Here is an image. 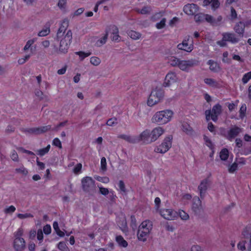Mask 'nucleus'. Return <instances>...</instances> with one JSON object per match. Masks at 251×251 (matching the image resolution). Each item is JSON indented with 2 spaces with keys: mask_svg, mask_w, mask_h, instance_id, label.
<instances>
[{
  "mask_svg": "<svg viewBox=\"0 0 251 251\" xmlns=\"http://www.w3.org/2000/svg\"><path fill=\"white\" fill-rule=\"evenodd\" d=\"M174 112L170 109H166L155 112L151 118L152 123L158 125H165L170 123L174 118Z\"/></svg>",
  "mask_w": 251,
  "mask_h": 251,
  "instance_id": "f257e3e1",
  "label": "nucleus"
},
{
  "mask_svg": "<svg viewBox=\"0 0 251 251\" xmlns=\"http://www.w3.org/2000/svg\"><path fill=\"white\" fill-rule=\"evenodd\" d=\"M152 228V224L150 220H145L141 223L138 227L137 232L138 239L145 242L149 237Z\"/></svg>",
  "mask_w": 251,
  "mask_h": 251,
  "instance_id": "f03ea898",
  "label": "nucleus"
},
{
  "mask_svg": "<svg viewBox=\"0 0 251 251\" xmlns=\"http://www.w3.org/2000/svg\"><path fill=\"white\" fill-rule=\"evenodd\" d=\"M242 240L237 245L239 250L243 251L246 250L245 244L248 242L247 249L248 251H251V226L246 227L242 233Z\"/></svg>",
  "mask_w": 251,
  "mask_h": 251,
  "instance_id": "7ed1b4c3",
  "label": "nucleus"
},
{
  "mask_svg": "<svg viewBox=\"0 0 251 251\" xmlns=\"http://www.w3.org/2000/svg\"><path fill=\"white\" fill-rule=\"evenodd\" d=\"M124 139L129 142L136 143L139 142H142L145 144H149L151 141V133L149 130L143 131L139 135L136 136H124Z\"/></svg>",
  "mask_w": 251,
  "mask_h": 251,
  "instance_id": "20e7f679",
  "label": "nucleus"
},
{
  "mask_svg": "<svg viewBox=\"0 0 251 251\" xmlns=\"http://www.w3.org/2000/svg\"><path fill=\"white\" fill-rule=\"evenodd\" d=\"M72 39V33L70 30H67L66 33L61 38L57 39L60 41L59 51L62 53L67 52Z\"/></svg>",
  "mask_w": 251,
  "mask_h": 251,
  "instance_id": "39448f33",
  "label": "nucleus"
},
{
  "mask_svg": "<svg viewBox=\"0 0 251 251\" xmlns=\"http://www.w3.org/2000/svg\"><path fill=\"white\" fill-rule=\"evenodd\" d=\"M163 97V91L162 89L156 88L151 92L147 100V105L152 107L161 101Z\"/></svg>",
  "mask_w": 251,
  "mask_h": 251,
  "instance_id": "423d86ee",
  "label": "nucleus"
},
{
  "mask_svg": "<svg viewBox=\"0 0 251 251\" xmlns=\"http://www.w3.org/2000/svg\"><path fill=\"white\" fill-rule=\"evenodd\" d=\"M172 136L170 135L166 137L160 144L154 148V152L161 154L167 152L172 147Z\"/></svg>",
  "mask_w": 251,
  "mask_h": 251,
  "instance_id": "0eeeda50",
  "label": "nucleus"
},
{
  "mask_svg": "<svg viewBox=\"0 0 251 251\" xmlns=\"http://www.w3.org/2000/svg\"><path fill=\"white\" fill-rule=\"evenodd\" d=\"M81 184L83 190L87 192H93L95 188V181L90 176H85L82 178Z\"/></svg>",
  "mask_w": 251,
  "mask_h": 251,
  "instance_id": "6e6552de",
  "label": "nucleus"
},
{
  "mask_svg": "<svg viewBox=\"0 0 251 251\" xmlns=\"http://www.w3.org/2000/svg\"><path fill=\"white\" fill-rule=\"evenodd\" d=\"M222 111V107L219 104H216L213 106L212 111L206 110L205 112L207 121L211 119L213 121H216L218 116Z\"/></svg>",
  "mask_w": 251,
  "mask_h": 251,
  "instance_id": "1a4fd4ad",
  "label": "nucleus"
},
{
  "mask_svg": "<svg viewBox=\"0 0 251 251\" xmlns=\"http://www.w3.org/2000/svg\"><path fill=\"white\" fill-rule=\"evenodd\" d=\"M197 65L195 60H180L178 67L182 71L188 72L191 68Z\"/></svg>",
  "mask_w": 251,
  "mask_h": 251,
  "instance_id": "9d476101",
  "label": "nucleus"
},
{
  "mask_svg": "<svg viewBox=\"0 0 251 251\" xmlns=\"http://www.w3.org/2000/svg\"><path fill=\"white\" fill-rule=\"evenodd\" d=\"M177 48L179 50H183L186 52H190L194 49L193 42L192 41H190L189 38L188 37L184 39L181 43L178 44Z\"/></svg>",
  "mask_w": 251,
  "mask_h": 251,
  "instance_id": "9b49d317",
  "label": "nucleus"
},
{
  "mask_svg": "<svg viewBox=\"0 0 251 251\" xmlns=\"http://www.w3.org/2000/svg\"><path fill=\"white\" fill-rule=\"evenodd\" d=\"M178 80V78L176 73L173 72H169L166 75L164 82V86L165 87H169Z\"/></svg>",
  "mask_w": 251,
  "mask_h": 251,
  "instance_id": "f8f14e48",
  "label": "nucleus"
},
{
  "mask_svg": "<svg viewBox=\"0 0 251 251\" xmlns=\"http://www.w3.org/2000/svg\"><path fill=\"white\" fill-rule=\"evenodd\" d=\"M108 37V31L100 37L92 36L90 38V41L97 47H100L104 45L107 41Z\"/></svg>",
  "mask_w": 251,
  "mask_h": 251,
  "instance_id": "ddd939ff",
  "label": "nucleus"
},
{
  "mask_svg": "<svg viewBox=\"0 0 251 251\" xmlns=\"http://www.w3.org/2000/svg\"><path fill=\"white\" fill-rule=\"evenodd\" d=\"M159 213L164 219L168 220H173L176 215V212L171 208H161Z\"/></svg>",
  "mask_w": 251,
  "mask_h": 251,
  "instance_id": "4468645a",
  "label": "nucleus"
},
{
  "mask_svg": "<svg viewBox=\"0 0 251 251\" xmlns=\"http://www.w3.org/2000/svg\"><path fill=\"white\" fill-rule=\"evenodd\" d=\"M108 31V35L110 34V38L112 41L119 42L121 40V37L119 35V30L115 25H110L106 30Z\"/></svg>",
  "mask_w": 251,
  "mask_h": 251,
  "instance_id": "2eb2a0df",
  "label": "nucleus"
},
{
  "mask_svg": "<svg viewBox=\"0 0 251 251\" xmlns=\"http://www.w3.org/2000/svg\"><path fill=\"white\" fill-rule=\"evenodd\" d=\"M183 9L186 14L189 16H193L195 15L196 13L198 11L199 8L196 4L188 3L184 6Z\"/></svg>",
  "mask_w": 251,
  "mask_h": 251,
  "instance_id": "dca6fc26",
  "label": "nucleus"
},
{
  "mask_svg": "<svg viewBox=\"0 0 251 251\" xmlns=\"http://www.w3.org/2000/svg\"><path fill=\"white\" fill-rule=\"evenodd\" d=\"M210 185V181L208 178H205L201 180L198 189L200 191L201 197L203 198L206 194V192Z\"/></svg>",
  "mask_w": 251,
  "mask_h": 251,
  "instance_id": "f3484780",
  "label": "nucleus"
},
{
  "mask_svg": "<svg viewBox=\"0 0 251 251\" xmlns=\"http://www.w3.org/2000/svg\"><path fill=\"white\" fill-rule=\"evenodd\" d=\"M165 132V129L161 126H157L154 128L151 133V141L154 142L157 140Z\"/></svg>",
  "mask_w": 251,
  "mask_h": 251,
  "instance_id": "a211bd4d",
  "label": "nucleus"
},
{
  "mask_svg": "<svg viewBox=\"0 0 251 251\" xmlns=\"http://www.w3.org/2000/svg\"><path fill=\"white\" fill-rule=\"evenodd\" d=\"M13 246L16 251H23L25 248V241L24 238H14Z\"/></svg>",
  "mask_w": 251,
  "mask_h": 251,
  "instance_id": "6ab92c4d",
  "label": "nucleus"
},
{
  "mask_svg": "<svg viewBox=\"0 0 251 251\" xmlns=\"http://www.w3.org/2000/svg\"><path fill=\"white\" fill-rule=\"evenodd\" d=\"M69 25V21L65 19L62 22L57 33V38L59 39L64 36L67 32V29Z\"/></svg>",
  "mask_w": 251,
  "mask_h": 251,
  "instance_id": "aec40b11",
  "label": "nucleus"
},
{
  "mask_svg": "<svg viewBox=\"0 0 251 251\" xmlns=\"http://www.w3.org/2000/svg\"><path fill=\"white\" fill-rule=\"evenodd\" d=\"M223 39L226 40V42H229L232 44H236L238 43L240 39L237 36L233 33L232 32H225L222 34Z\"/></svg>",
  "mask_w": 251,
  "mask_h": 251,
  "instance_id": "412c9836",
  "label": "nucleus"
},
{
  "mask_svg": "<svg viewBox=\"0 0 251 251\" xmlns=\"http://www.w3.org/2000/svg\"><path fill=\"white\" fill-rule=\"evenodd\" d=\"M117 222L121 229L125 233L127 231L126 221L125 216L121 214L117 219Z\"/></svg>",
  "mask_w": 251,
  "mask_h": 251,
  "instance_id": "4be33fe9",
  "label": "nucleus"
},
{
  "mask_svg": "<svg viewBox=\"0 0 251 251\" xmlns=\"http://www.w3.org/2000/svg\"><path fill=\"white\" fill-rule=\"evenodd\" d=\"M243 129L236 126L232 127L228 132V138L231 140L237 136L240 133L242 132Z\"/></svg>",
  "mask_w": 251,
  "mask_h": 251,
  "instance_id": "5701e85b",
  "label": "nucleus"
},
{
  "mask_svg": "<svg viewBox=\"0 0 251 251\" xmlns=\"http://www.w3.org/2000/svg\"><path fill=\"white\" fill-rule=\"evenodd\" d=\"M210 4L213 10H215L220 6V2L219 0H204L203 5L207 6Z\"/></svg>",
  "mask_w": 251,
  "mask_h": 251,
  "instance_id": "b1692460",
  "label": "nucleus"
},
{
  "mask_svg": "<svg viewBox=\"0 0 251 251\" xmlns=\"http://www.w3.org/2000/svg\"><path fill=\"white\" fill-rule=\"evenodd\" d=\"M245 27V24L244 23V22H240L235 25L234 29L237 34L241 35V36L243 37Z\"/></svg>",
  "mask_w": 251,
  "mask_h": 251,
  "instance_id": "393cba45",
  "label": "nucleus"
},
{
  "mask_svg": "<svg viewBox=\"0 0 251 251\" xmlns=\"http://www.w3.org/2000/svg\"><path fill=\"white\" fill-rule=\"evenodd\" d=\"M181 129L182 131L187 135H188L189 136H192L193 135V129L187 123L183 122L182 124Z\"/></svg>",
  "mask_w": 251,
  "mask_h": 251,
  "instance_id": "a878e982",
  "label": "nucleus"
},
{
  "mask_svg": "<svg viewBox=\"0 0 251 251\" xmlns=\"http://www.w3.org/2000/svg\"><path fill=\"white\" fill-rule=\"evenodd\" d=\"M192 209L195 212H198L201 207V201L198 197H195L193 200Z\"/></svg>",
  "mask_w": 251,
  "mask_h": 251,
  "instance_id": "bb28decb",
  "label": "nucleus"
},
{
  "mask_svg": "<svg viewBox=\"0 0 251 251\" xmlns=\"http://www.w3.org/2000/svg\"><path fill=\"white\" fill-rule=\"evenodd\" d=\"M207 64L209 65V69L214 72H217L220 71V68L219 65L213 60H210Z\"/></svg>",
  "mask_w": 251,
  "mask_h": 251,
  "instance_id": "cd10ccee",
  "label": "nucleus"
},
{
  "mask_svg": "<svg viewBox=\"0 0 251 251\" xmlns=\"http://www.w3.org/2000/svg\"><path fill=\"white\" fill-rule=\"evenodd\" d=\"M116 241L118 244L119 246L121 247L126 248L128 245L127 242L121 235L116 236Z\"/></svg>",
  "mask_w": 251,
  "mask_h": 251,
  "instance_id": "c85d7f7f",
  "label": "nucleus"
},
{
  "mask_svg": "<svg viewBox=\"0 0 251 251\" xmlns=\"http://www.w3.org/2000/svg\"><path fill=\"white\" fill-rule=\"evenodd\" d=\"M204 83L210 87H217L218 85V82L211 78H205L204 79Z\"/></svg>",
  "mask_w": 251,
  "mask_h": 251,
  "instance_id": "c756f323",
  "label": "nucleus"
},
{
  "mask_svg": "<svg viewBox=\"0 0 251 251\" xmlns=\"http://www.w3.org/2000/svg\"><path fill=\"white\" fill-rule=\"evenodd\" d=\"M128 36L133 40L139 39L141 37L140 33L134 30H130L127 32Z\"/></svg>",
  "mask_w": 251,
  "mask_h": 251,
  "instance_id": "7c9ffc66",
  "label": "nucleus"
},
{
  "mask_svg": "<svg viewBox=\"0 0 251 251\" xmlns=\"http://www.w3.org/2000/svg\"><path fill=\"white\" fill-rule=\"evenodd\" d=\"M75 54L79 56L80 61L83 60L85 58L90 56L91 54L90 51H76L75 52Z\"/></svg>",
  "mask_w": 251,
  "mask_h": 251,
  "instance_id": "2f4dec72",
  "label": "nucleus"
},
{
  "mask_svg": "<svg viewBox=\"0 0 251 251\" xmlns=\"http://www.w3.org/2000/svg\"><path fill=\"white\" fill-rule=\"evenodd\" d=\"M50 145H48L46 148L38 150L36 151V153L38 155L40 156H44L47 154L50 151Z\"/></svg>",
  "mask_w": 251,
  "mask_h": 251,
  "instance_id": "473e14b6",
  "label": "nucleus"
},
{
  "mask_svg": "<svg viewBox=\"0 0 251 251\" xmlns=\"http://www.w3.org/2000/svg\"><path fill=\"white\" fill-rule=\"evenodd\" d=\"M229 156L228 151L226 149H224L220 152V157L222 160H226Z\"/></svg>",
  "mask_w": 251,
  "mask_h": 251,
  "instance_id": "72a5a7b5",
  "label": "nucleus"
},
{
  "mask_svg": "<svg viewBox=\"0 0 251 251\" xmlns=\"http://www.w3.org/2000/svg\"><path fill=\"white\" fill-rule=\"evenodd\" d=\"M203 140L205 145L210 150L213 151L214 148V146L211 139L206 135H204L203 136Z\"/></svg>",
  "mask_w": 251,
  "mask_h": 251,
  "instance_id": "f704fd0d",
  "label": "nucleus"
},
{
  "mask_svg": "<svg viewBox=\"0 0 251 251\" xmlns=\"http://www.w3.org/2000/svg\"><path fill=\"white\" fill-rule=\"evenodd\" d=\"M180 59L175 57H171L169 60V63L173 67H178L180 62Z\"/></svg>",
  "mask_w": 251,
  "mask_h": 251,
  "instance_id": "c9c22d12",
  "label": "nucleus"
},
{
  "mask_svg": "<svg viewBox=\"0 0 251 251\" xmlns=\"http://www.w3.org/2000/svg\"><path fill=\"white\" fill-rule=\"evenodd\" d=\"M36 40L37 39L36 38H34L28 40L26 42V44L25 45L24 48V50L25 51L28 50L31 47V46L36 41Z\"/></svg>",
  "mask_w": 251,
  "mask_h": 251,
  "instance_id": "e433bc0d",
  "label": "nucleus"
},
{
  "mask_svg": "<svg viewBox=\"0 0 251 251\" xmlns=\"http://www.w3.org/2000/svg\"><path fill=\"white\" fill-rule=\"evenodd\" d=\"M94 177L97 180L105 184H107L109 182V178L107 176L102 177L96 175L94 176Z\"/></svg>",
  "mask_w": 251,
  "mask_h": 251,
  "instance_id": "4c0bfd02",
  "label": "nucleus"
},
{
  "mask_svg": "<svg viewBox=\"0 0 251 251\" xmlns=\"http://www.w3.org/2000/svg\"><path fill=\"white\" fill-rule=\"evenodd\" d=\"M90 62L93 65L97 66L100 64L101 60L97 56H92L90 58Z\"/></svg>",
  "mask_w": 251,
  "mask_h": 251,
  "instance_id": "58836bf2",
  "label": "nucleus"
},
{
  "mask_svg": "<svg viewBox=\"0 0 251 251\" xmlns=\"http://www.w3.org/2000/svg\"><path fill=\"white\" fill-rule=\"evenodd\" d=\"M247 106L245 104H243L239 110V117L240 119H243L246 116Z\"/></svg>",
  "mask_w": 251,
  "mask_h": 251,
  "instance_id": "ea45409f",
  "label": "nucleus"
},
{
  "mask_svg": "<svg viewBox=\"0 0 251 251\" xmlns=\"http://www.w3.org/2000/svg\"><path fill=\"white\" fill-rule=\"evenodd\" d=\"M16 210V207L13 205L5 207L3 209V212L5 214H12Z\"/></svg>",
  "mask_w": 251,
  "mask_h": 251,
  "instance_id": "a19ab883",
  "label": "nucleus"
},
{
  "mask_svg": "<svg viewBox=\"0 0 251 251\" xmlns=\"http://www.w3.org/2000/svg\"><path fill=\"white\" fill-rule=\"evenodd\" d=\"M57 248L61 251H70L69 248L64 242H60L57 245Z\"/></svg>",
  "mask_w": 251,
  "mask_h": 251,
  "instance_id": "79ce46f5",
  "label": "nucleus"
},
{
  "mask_svg": "<svg viewBox=\"0 0 251 251\" xmlns=\"http://www.w3.org/2000/svg\"><path fill=\"white\" fill-rule=\"evenodd\" d=\"M222 61L228 64H230L231 63V59L228 57V52L227 51H225L223 53Z\"/></svg>",
  "mask_w": 251,
  "mask_h": 251,
  "instance_id": "37998d69",
  "label": "nucleus"
},
{
  "mask_svg": "<svg viewBox=\"0 0 251 251\" xmlns=\"http://www.w3.org/2000/svg\"><path fill=\"white\" fill-rule=\"evenodd\" d=\"M166 19L164 18H162L159 22H158L155 25V27L158 29L163 28L166 25Z\"/></svg>",
  "mask_w": 251,
  "mask_h": 251,
  "instance_id": "c03bdc74",
  "label": "nucleus"
},
{
  "mask_svg": "<svg viewBox=\"0 0 251 251\" xmlns=\"http://www.w3.org/2000/svg\"><path fill=\"white\" fill-rule=\"evenodd\" d=\"M15 171L17 173L21 174L24 176H26L28 174L27 170L23 166H20L19 168H16Z\"/></svg>",
  "mask_w": 251,
  "mask_h": 251,
  "instance_id": "a18cd8bd",
  "label": "nucleus"
},
{
  "mask_svg": "<svg viewBox=\"0 0 251 251\" xmlns=\"http://www.w3.org/2000/svg\"><path fill=\"white\" fill-rule=\"evenodd\" d=\"M24 234V229L22 227L19 228L14 233V238H23L22 236Z\"/></svg>",
  "mask_w": 251,
  "mask_h": 251,
  "instance_id": "49530a36",
  "label": "nucleus"
},
{
  "mask_svg": "<svg viewBox=\"0 0 251 251\" xmlns=\"http://www.w3.org/2000/svg\"><path fill=\"white\" fill-rule=\"evenodd\" d=\"M50 32V29L49 27H46L43 28L42 30L39 32L38 35L40 37H43L47 36Z\"/></svg>",
  "mask_w": 251,
  "mask_h": 251,
  "instance_id": "de8ad7c7",
  "label": "nucleus"
},
{
  "mask_svg": "<svg viewBox=\"0 0 251 251\" xmlns=\"http://www.w3.org/2000/svg\"><path fill=\"white\" fill-rule=\"evenodd\" d=\"M82 165L81 163L77 164L73 169V172L75 175H78L81 173Z\"/></svg>",
  "mask_w": 251,
  "mask_h": 251,
  "instance_id": "09e8293b",
  "label": "nucleus"
},
{
  "mask_svg": "<svg viewBox=\"0 0 251 251\" xmlns=\"http://www.w3.org/2000/svg\"><path fill=\"white\" fill-rule=\"evenodd\" d=\"M154 208L156 210V211L157 212H159V211L160 210H161V208H160V205H161V200H160V199L158 197H156L155 200H154Z\"/></svg>",
  "mask_w": 251,
  "mask_h": 251,
  "instance_id": "8fccbe9b",
  "label": "nucleus"
},
{
  "mask_svg": "<svg viewBox=\"0 0 251 251\" xmlns=\"http://www.w3.org/2000/svg\"><path fill=\"white\" fill-rule=\"evenodd\" d=\"M67 0H58L57 6L62 10H64L66 8Z\"/></svg>",
  "mask_w": 251,
  "mask_h": 251,
  "instance_id": "3c124183",
  "label": "nucleus"
},
{
  "mask_svg": "<svg viewBox=\"0 0 251 251\" xmlns=\"http://www.w3.org/2000/svg\"><path fill=\"white\" fill-rule=\"evenodd\" d=\"M137 11L142 14H147L151 11V8L150 6H145L141 9H138Z\"/></svg>",
  "mask_w": 251,
  "mask_h": 251,
  "instance_id": "603ef678",
  "label": "nucleus"
},
{
  "mask_svg": "<svg viewBox=\"0 0 251 251\" xmlns=\"http://www.w3.org/2000/svg\"><path fill=\"white\" fill-rule=\"evenodd\" d=\"M17 217L20 219H25L26 218H32L33 215L31 214L28 213L24 214L19 213L17 214Z\"/></svg>",
  "mask_w": 251,
  "mask_h": 251,
  "instance_id": "864d4df0",
  "label": "nucleus"
},
{
  "mask_svg": "<svg viewBox=\"0 0 251 251\" xmlns=\"http://www.w3.org/2000/svg\"><path fill=\"white\" fill-rule=\"evenodd\" d=\"M250 79H251V71L245 74L242 78L243 83H247Z\"/></svg>",
  "mask_w": 251,
  "mask_h": 251,
  "instance_id": "5fc2aeb1",
  "label": "nucleus"
},
{
  "mask_svg": "<svg viewBox=\"0 0 251 251\" xmlns=\"http://www.w3.org/2000/svg\"><path fill=\"white\" fill-rule=\"evenodd\" d=\"M98 186L99 188L100 192L101 194L104 196H106L109 194L110 191H109L107 188L103 187L101 185H98Z\"/></svg>",
  "mask_w": 251,
  "mask_h": 251,
  "instance_id": "6e6d98bb",
  "label": "nucleus"
},
{
  "mask_svg": "<svg viewBox=\"0 0 251 251\" xmlns=\"http://www.w3.org/2000/svg\"><path fill=\"white\" fill-rule=\"evenodd\" d=\"M108 198L112 202H115L117 199V196L113 190H110L109 193Z\"/></svg>",
  "mask_w": 251,
  "mask_h": 251,
  "instance_id": "4d7b16f0",
  "label": "nucleus"
},
{
  "mask_svg": "<svg viewBox=\"0 0 251 251\" xmlns=\"http://www.w3.org/2000/svg\"><path fill=\"white\" fill-rule=\"evenodd\" d=\"M201 15H205V14L203 13H199L198 14L195 15V20L196 22H203L205 20V18L202 17V16H201Z\"/></svg>",
  "mask_w": 251,
  "mask_h": 251,
  "instance_id": "13d9d810",
  "label": "nucleus"
},
{
  "mask_svg": "<svg viewBox=\"0 0 251 251\" xmlns=\"http://www.w3.org/2000/svg\"><path fill=\"white\" fill-rule=\"evenodd\" d=\"M106 158L104 157H102L100 161V168L103 171H105L106 169Z\"/></svg>",
  "mask_w": 251,
  "mask_h": 251,
  "instance_id": "bf43d9fd",
  "label": "nucleus"
},
{
  "mask_svg": "<svg viewBox=\"0 0 251 251\" xmlns=\"http://www.w3.org/2000/svg\"><path fill=\"white\" fill-rule=\"evenodd\" d=\"M201 16L205 18V20L208 23H213L214 21L213 17L211 15L208 14L201 15Z\"/></svg>",
  "mask_w": 251,
  "mask_h": 251,
  "instance_id": "052dcab7",
  "label": "nucleus"
},
{
  "mask_svg": "<svg viewBox=\"0 0 251 251\" xmlns=\"http://www.w3.org/2000/svg\"><path fill=\"white\" fill-rule=\"evenodd\" d=\"M52 145L58 147L59 149L62 148L61 142L58 138H55L53 140Z\"/></svg>",
  "mask_w": 251,
  "mask_h": 251,
  "instance_id": "680f3d73",
  "label": "nucleus"
},
{
  "mask_svg": "<svg viewBox=\"0 0 251 251\" xmlns=\"http://www.w3.org/2000/svg\"><path fill=\"white\" fill-rule=\"evenodd\" d=\"M30 55H26L24 57L19 58L18 60V63L19 64H23L30 58Z\"/></svg>",
  "mask_w": 251,
  "mask_h": 251,
  "instance_id": "e2e57ef3",
  "label": "nucleus"
},
{
  "mask_svg": "<svg viewBox=\"0 0 251 251\" xmlns=\"http://www.w3.org/2000/svg\"><path fill=\"white\" fill-rule=\"evenodd\" d=\"M238 165L236 163H233L228 168V172L230 173H233L237 169Z\"/></svg>",
  "mask_w": 251,
  "mask_h": 251,
  "instance_id": "0e129e2a",
  "label": "nucleus"
},
{
  "mask_svg": "<svg viewBox=\"0 0 251 251\" xmlns=\"http://www.w3.org/2000/svg\"><path fill=\"white\" fill-rule=\"evenodd\" d=\"M238 100L236 101L235 103H228L227 107L230 111H232L234 110L236 107L237 106V104L238 103Z\"/></svg>",
  "mask_w": 251,
  "mask_h": 251,
  "instance_id": "69168bd1",
  "label": "nucleus"
},
{
  "mask_svg": "<svg viewBox=\"0 0 251 251\" xmlns=\"http://www.w3.org/2000/svg\"><path fill=\"white\" fill-rule=\"evenodd\" d=\"M179 214L181 219L186 220L189 218V215L187 213L185 212L184 211H180Z\"/></svg>",
  "mask_w": 251,
  "mask_h": 251,
  "instance_id": "338daca9",
  "label": "nucleus"
},
{
  "mask_svg": "<svg viewBox=\"0 0 251 251\" xmlns=\"http://www.w3.org/2000/svg\"><path fill=\"white\" fill-rule=\"evenodd\" d=\"M10 157L14 161L18 162L19 161L18 155L15 151L11 152Z\"/></svg>",
  "mask_w": 251,
  "mask_h": 251,
  "instance_id": "774afa93",
  "label": "nucleus"
}]
</instances>
